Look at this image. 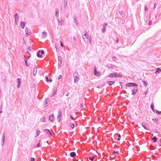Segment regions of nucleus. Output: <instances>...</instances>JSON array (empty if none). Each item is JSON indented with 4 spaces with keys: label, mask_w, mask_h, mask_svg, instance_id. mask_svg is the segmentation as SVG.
Segmentation results:
<instances>
[{
    "label": "nucleus",
    "mask_w": 161,
    "mask_h": 161,
    "mask_svg": "<svg viewBox=\"0 0 161 161\" xmlns=\"http://www.w3.org/2000/svg\"><path fill=\"white\" fill-rule=\"evenodd\" d=\"M45 78L46 79V81L47 82H48L49 81V79L48 78V77L47 76H46Z\"/></svg>",
    "instance_id": "obj_45"
},
{
    "label": "nucleus",
    "mask_w": 161,
    "mask_h": 161,
    "mask_svg": "<svg viewBox=\"0 0 161 161\" xmlns=\"http://www.w3.org/2000/svg\"><path fill=\"white\" fill-rule=\"evenodd\" d=\"M114 75V77H121L122 76V75L120 74H119L117 72H114L113 73Z\"/></svg>",
    "instance_id": "obj_8"
},
{
    "label": "nucleus",
    "mask_w": 161,
    "mask_h": 161,
    "mask_svg": "<svg viewBox=\"0 0 161 161\" xmlns=\"http://www.w3.org/2000/svg\"><path fill=\"white\" fill-rule=\"evenodd\" d=\"M31 47H28L27 48V50L28 51H31Z\"/></svg>",
    "instance_id": "obj_41"
},
{
    "label": "nucleus",
    "mask_w": 161,
    "mask_h": 161,
    "mask_svg": "<svg viewBox=\"0 0 161 161\" xmlns=\"http://www.w3.org/2000/svg\"><path fill=\"white\" fill-rule=\"evenodd\" d=\"M119 153V152L118 151H114L113 152V153H114V154H118Z\"/></svg>",
    "instance_id": "obj_50"
},
{
    "label": "nucleus",
    "mask_w": 161,
    "mask_h": 161,
    "mask_svg": "<svg viewBox=\"0 0 161 161\" xmlns=\"http://www.w3.org/2000/svg\"><path fill=\"white\" fill-rule=\"evenodd\" d=\"M151 108L153 110H154V104L153 103H152L151 105Z\"/></svg>",
    "instance_id": "obj_33"
},
{
    "label": "nucleus",
    "mask_w": 161,
    "mask_h": 161,
    "mask_svg": "<svg viewBox=\"0 0 161 161\" xmlns=\"http://www.w3.org/2000/svg\"><path fill=\"white\" fill-rule=\"evenodd\" d=\"M119 14H121V15H122L123 13V12L122 11H120L119 12Z\"/></svg>",
    "instance_id": "obj_51"
},
{
    "label": "nucleus",
    "mask_w": 161,
    "mask_h": 161,
    "mask_svg": "<svg viewBox=\"0 0 161 161\" xmlns=\"http://www.w3.org/2000/svg\"><path fill=\"white\" fill-rule=\"evenodd\" d=\"M160 72H161V69H160L159 68H158L156 69V70L155 72V73L156 74H157L159 73Z\"/></svg>",
    "instance_id": "obj_20"
},
{
    "label": "nucleus",
    "mask_w": 161,
    "mask_h": 161,
    "mask_svg": "<svg viewBox=\"0 0 161 161\" xmlns=\"http://www.w3.org/2000/svg\"><path fill=\"white\" fill-rule=\"evenodd\" d=\"M48 98H46L45 100V102L44 104V106L45 108L47 107L48 106Z\"/></svg>",
    "instance_id": "obj_15"
},
{
    "label": "nucleus",
    "mask_w": 161,
    "mask_h": 161,
    "mask_svg": "<svg viewBox=\"0 0 161 161\" xmlns=\"http://www.w3.org/2000/svg\"><path fill=\"white\" fill-rule=\"evenodd\" d=\"M71 127L73 129L74 127V124L73 123H71L70 125Z\"/></svg>",
    "instance_id": "obj_37"
},
{
    "label": "nucleus",
    "mask_w": 161,
    "mask_h": 161,
    "mask_svg": "<svg viewBox=\"0 0 161 161\" xmlns=\"http://www.w3.org/2000/svg\"><path fill=\"white\" fill-rule=\"evenodd\" d=\"M57 89L56 87H54L53 88V93L52 94L51 97H53L56 92Z\"/></svg>",
    "instance_id": "obj_14"
},
{
    "label": "nucleus",
    "mask_w": 161,
    "mask_h": 161,
    "mask_svg": "<svg viewBox=\"0 0 161 161\" xmlns=\"http://www.w3.org/2000/svg\"><path fill=\"white\" fill-rule=\"evenodd\" d=\"M60 45L62 47H63L64 46L63 44L61 42H60Z\"/></svg>",
    "instance_id": "obj_53"
},
{
    "label": "nucleus",
    "mask_w": 161,
    "mask_h": 161,
    "mask_svg": "<svg viewBox=\"0 0 161 161\" xmlns=\"http://www.w3.org/2000/svg\"><path fill=\"white\" fill-rule=\"evenodd\" d=\"M117 59V58L116 57H113V58H112V60L114 61H116V60Z\"/></svg>",
    "instance_id": "obj_42"
},
{
    "label": "nucleus",
    "mask_w": 161,
    "mask_h": 161,
    "mask_svg": "<svg viewBox=\"0 0 161 161\" xmlns=\"http://www.w3.org/2000/svg\"><path fill=\"white\" fill-rule=\"evenodd\" d=\"M24 59L25 60V59H26V57L25 56H24Z\"/></svg>",
    "instance_id": "obj_61"
},
{
    "label": "nucleus",
    "mask_w": 161,
    "mask_h": 161,
    "mask_svg": "<svg viewBox=\"0 0 161 161\" xmlns=\"http://www.w3.org/2000/svg\"><path fill=\"white\" fill-rule=\"evenodd\" d=\"M147 6H145V9H144V10L145 11H146L147 9Z\"/></svg>",
    "instance_id": "obj_55"
},
{
    "label": "nucleus",
    "mask_w": 161,
    "mask_h": 161,
    "mask_svg": "<svg viewBox=\"0 0 161 161\" xmlns=\"http://www.w3.org/2000/svg\"><path fill=\"white\" fill-rule=\"evenodd\" d=\"M111 157L112 158H114L115 157V156L114 154L111 155Z\"/></svg>",
    "instance_id": "obj_48"
},
{
    "label": "nucleus",
    "mask_w": 161,
    "mask_h": 161,
    "mask_svg": "<svg viewBox=\"0 0 161 161\" xmlns=\"http://www.w3.org/2000/svg\"><path fill=\"white\" fill-rule=\"evenodd\" d=\"M82 38L84 40V41L85 42V38H86L87 39H89V41L90 44L91 43V37L90 38L89 37V34L87 33H86L84 34V35L82 36Z\"/></svg>",
    "instance_id": "obj_2"
},
{
    "label": "nucleus",
    "mask_w": 161,
    "mask_h": 161,
    "mask_svg": "<svg viewBox=\"0 0 161 161\" xmlns=\"http://www.w3.org/2000/svg\"><path fill=\"white\" fill-rule=\"evenodd\" d=\"M152 21L150 20L149 21L148 24L149 25H150L151 24Z\"/></svg>",
    "instance_id": "obj_54"
},
{
    "label": "nucleus",
    "mask_w": 161,
    "mask_h": 161,
    "mask_svg": "<svg viewBox=\"0 0 161 161\" xmlns=\"http://www.w3.org/2000/svg\"><path fill=\"white\" fill-rule=\"evenodd\" d=\"M46 119L45 117H44L42 118V121L43 122H46Z\"/></svg>",
    "instance_id": "obj_32"
},
{
    "label": "nucleus",
    "mask_w": 161,
    "mask_h": 161,
    "mask_svg": "<svg viewBox=\"0 0 161 161\" xmlns=\"http://www.w3.org/2000/svg\"><path fill=\"white\" fill-rule=\"evenodd\" d=\"M2 135H3V136L2 137V143L1 144H2V146H3L4 145V143L5 142V133H3Z\"/></svg>",
    "instance_id": "obj_12"
},
{
    "label": "nucleus",
    "mask_w": 161,
    "mask_h": 161,
    "mask_svg": "<svg viewBox=\"0 0 161 161\" xmlns=\"http://www.w3.org/2000/svg\"><path fill=\"white\" fill-rule=\"evenodd\" d=\"M116 42L117 43H118V42H119V39H118V38H117V40H116Z\"/></svg>",
    "instance_id": "obj_58"
},
{
    "label": "nucleus",
    "mask_w": 161,
    "mask_h": 161,
    "mask_svg": "<svg viewBox=\"0 0 161 161\" xmlns=\"http://www.w3.org/2000/svg\"><path fill=\"white\" fill-rule=\"evenodd\" d=\"M40 147V143H38L37 144L36 146L35 147L36 148H37L38 147Z\"/></svg>",
    "instance_id": "obj_49"
},
{
    "label": "nucleus",
    "mask_w": 161,
    "mask_h": 161,
    "mask_svg": "<svg viewBox=\"0 0 161 161\" xmlns=\"http://www.w3.org/2000/svg\"><path fill=\"white\" fill-rule=\"evenodd\" d=\"M145 123L143 122H142V126L146 130H148V129L145 126Z\"/></svg>",
    "instance_id": "obj_21"
},
{
    "label": "nucleus",
    "mask_w": 161,
    "mask_h": 161,
    "mask_svg": "<svg viewBox=\"0 0 161 161\" xmlns=\"http://www.w3.org/2000/svg\"><path fill=\"white\" fill-rule=\"evenodd\" d=\"M14 17L16 24H17L19 19V17L18 13H16L15 14Z\"/></svg>",
    "instance_id": "obj_7"
},
{
    "label": "nucleus",
    "mask_w": 161,
    "mask_h": 161,
    "mask_svg": "<svg viewBox=\"0 0 161 161\" xmlns=\"http://www.w3.org/2000/svg\"><path fill=\"white\" fill-rule=\"evenodd\" d=\"M83 107V104H80V107H81V108H82V107Z\"/></svg>",
    "instance_id": "obj_62"
},
{
    "label": "nucleus",
    "mask_w": 161,
    "mask_h": 161,
    "mask_svg": "<svg viewBox=\"0 0 161 161\" xmlns=\"http://www.w3.org/2000/svg\"><path fill=\"white\" fill-rule=\"evenodd\" d=\"M40 134V131L38 130H37L36 131V137L37 136H39V134Z\"/></svg>",
    "instance_id": "obj_25"
},
{
    "label": "nucleus",
    "mask_w": 161,
    "mask_h": 161,
    "mask_svg": "<svg viewBox=\"0 0 161 161\" xmlns=\"http://www.w3.org/2000/svg\"><path fill=\"white\" fill-rule=\"evenodd\" d=\"M40 53H41V55H42V54H43L44 53V50H41V51H40Z\"/></svg>",
    "instance_id": "obj_43"
},
{
    "label": "nucleus",
    "mask_w": 161,
    "mask_h": 161,
    "mask_svg": "<svg viewBox=\"0 0 161 161\" xmlns=\"http://www.w3.org/2000/svg\"><path fill=\"white\" fill-rule=\"evenodd\" d=\"M17 80L18 81V84H21V80L20 78H18L17 79Z\"/></svg>",
    "instance_id": "obj_40"
},
{
    "label": "nucleus",
    "mask_w": 161,
    "mask_h": 161,
    "mask_svg": "<svg viewBox=\"0 0 161 161\" xmlns=\"http://www.w3.org/2000/svg\"><path fill=\"white\" fill-rule=\"evenodd\" d=\"M153 120L154 122H156L157 120V119L156 118L155 119H153Z\"/></svg>",
    "instance_id": "obj_57"
},
{
    "label": "nucleus",
    "mask_w": 161,
    "mask_h": 161,
    "mask_svg": "<svg viewBox=\"0 0 161 161\" xmlns=\"http://www.w3.org/2000/svg\"><path fill=\"white\" fill-rule=\"evenodd\" d=\"M107 23H105L103 25V28L102 29V32L103 33H104L106 31V27L107 25Z\"/></svg>",
    "instance_id": "obj_13"
},
{
    "label": "nucleus",
    "mask_w": 161,
    "mask_h": 161,
    "mask_svg": "<svg viewBox=\"0 0 161 161\" xmlns=\"http://www.w3.org/2000/svg\"><path fill=\"white\" fill-rule=\"evenodd\" d=\"M137 90V87L135 88H134L133 89H132L131 91L132 92V95H134L136 94V92Z\"/></svg>",
    "instance_id": "obj_11"
},
{
    "label": "nucleus",
    "mask_w": 161,
    "mask_h": 161,
    "mask_svg": "<svg viewBox=\"0 0 161 161\" xmlns=\"http://www.w3.org/2000/svg\"><path fill=\"white\" fill-rule=\"evenodd\" d=\"M58 113L59 114L57 117V120L59 122L61 118L62 112L60 110L58 111Z\"/></svg>",
    "instance_id": "obj_5"
},
{
    "label": "nucleus",
    "mask_w": 161,
    "mask_h": 161,
    "mask_svg": "<svg viewBox=\"0 0 161 161\" xmlns=\"http://www.w3.org/2000/svg\"><path fill=\"white\" fill-rule=\"evenodd\" d=\"M54 115L53 114H51L49 117V119L51 121L53 122V118Z\"/></svg>",
    "instance_id": "obj_18"
},
{
    "label": "nucleus",
    "mask_w": 161,
    "mask_h": 161,
    "mask_svg": "<svg viewBox=\"0 0 161 161\" xmlns=\"http://www.w3.org/2000/svg\"><path fill=\"white\" fill-rule=\"evenodd\" d=\"M27 59H25V65L27 67H29V64H27Z\"/></svg>",
    "instance_id": "obj_34"
},
{
    "label": "nucleus",
    "mask_w": 161,
    "mask_h": 161,
    "mask_svg": "<svg viewBox=\"0 0 161 161\" xmlns=\"http://www.w3.org/2000/svg\"><path fill=\"white\" fill-rule=\"evenodd\" d=\"M44 132L46 134L49 135L50 136H52V134L50 130L48 129H46L44 130Z\"/></svg>",
    "instance_id": "obj_10"
},
{
    "label": "nucleus",
    "mask_w": 161,
    "mask_h": 161,
    "mask_svg": "<svg viewBox=\"0 0 161 161\" xmlns=\"http://www.w3.org/2000/svg\"><path fill=\"white\" fill-rule=\"evenodd\" d=\"M70 117L71 118V119L73 120H74V117L72 116V115H70Z\"/></svg>",
    "instance_id": "obj_47"
},
{
    "label": "nucleus",
    "mask_w": 161,
    "mask_h": 161,
    "mask_svg": "<svg viewBox=\"0 0 161 161\" xmlns=\"http://www.w3.org/2000/svg\"><path fill=\"white\" fill-rule=\"evenodd\" d=\"M74 81L75 83H77L79 80L80 78L79 77V74L77 72H75L74 74Z\"/></svg>",
    "instance_id": "obj_1"
},
{
    "label": "nucleus",
    "mask_w": 161,
    "mask_h": 161,
    "mask_svg": "<svg viewBox=\"0 0 161 161\" xmlns=\"http://www.w3.org/2000/svg\"><path fill=\"white\" fill-rule=\"evenodd\" d=\"M122 22L123 23H124L125 22V21L124 19H123L122 20Z\"/></svg>",
    "instance_id": "obj_59"
},
{
    "label": "nucleus",
    "mask_w": 161,
    "mask_h": 161,
    "mask_svg": "<svg viewBox=\"0 0 161 161\" xmlns=\"http://www.w3.org/2000/svg\"><path fill=\"white\" fill-rule=\"evenodd\" d=\"M115 82V81H108L107 82V84L109 85H113Z\"/></svg>",
    "instance_id": "obj_23"
},
{
    "label": "nucleus",
    "mask_w": 161,
    "mask_h": 161,
    "mask_svg": "<svg viewBox=\"0 0 161 161\" xmlns=\"http://www.w3.org/2000/svg\"><path fill=\"white\" fill-rule=\"evenodd\" d=\"M49 81H50V82H52V80L50 79V80H49Z\"/></svg>",
    "instance_id": "obj_60"
},
{
    "label": "nucleus",
    "mask_w": 161,
    "mask_h": 161,
    "mask_svg": "<svg viewBox=\"0 0 161 161\" xmlns=\"http://www.w3.org/2000/svg\"><path fill=\"white\" fill-rule=\"evenodd\" d=\"M126 86L128 87H134L136 86V87L138 86V84L136 83H132V82H130L128 83H127L126 84Z\"/></svg>",
    "instance_id": "obj_3"
},
{
    "label": "nucleus",
    "mask_w": 161,
    "mask_h": 161,
    "mask_svg": "<svg viewBox=\"0 0 161 161\" xmlns=\"http://www.w3.org/2000/svg\"><path fill=\"white\" fill-rule=\"evenodd\" d=\"M31 161H35V159L34 158H31Z\"/></svg>",
    "instance_id": "obj_44"
},
{
    "label": "nucleus",
    "mask_w": 161,
    "mask_h": 161,
    "mask_svg": "<svg viewBox=\"0 0 161 161\" xmlns=\"http://www.w3.org/2000/svg\"><path fill=\"white\" fill-rule=\"evenodd\" d=\"M109 77L110 78H112L114 77V75L113 74V73H110L109 75Z\"/></svg>",
    "instance_id": "obj_39"
},
{
    "label": "nucleus",
    "mask_w": 161,
    "mask_h": 161,
    "mask_svg": "<svg viewBox=\"0 0 161 161\" xmlns=\"http://www.w3.org/2000/svg\"><path fill=\"white\" fill-rule=\"evenodd\" d=\"M115 135H117L118 137V138L117 139V140L118 141H119L120 140L121 137L120 135L118 133H116Z\"/></svg>",
    "instance_id": "obj_24"
},
{
    "label": "nucleus",
    "mask_w": 161,
    "mask_h": 161,
    "mask_svg": "<svg viewBox=\"0 0 161 161\" xmlns=\"http://www.w3.org/2000/svg\"><path fill=\"white\" fill-rule=\"evenodd\" d=\"M25 24V22L22 21L20 23V26L22 28L24 29Z\"/></svg>",
    "instance_id": "obj_17"
},
{
    "label": "nucleus",
    "mask_w": 161,
    "mask_h": 161,
    "mask_svg": "<svg viewBox=\"0 0 161 161\" xmlns=\"http://www.w3.org/2000/svg\"><path fill=\"white\" fill-rule=\"evenodd\" d=\"M37 71V69L36 67H35L33 69V75L34 76H35L36 74Z\"/></svg>",
    "instance_id": "obj_19"
},
{
    "label": "nucleus",
    "mask_w": 161,
    "mask_h": 161,
    "mask_svg": "<svg viewBox=\"0 0 161 161\" xmlns=\"http://www.w3.org/2000/svg\"><path fill=\"white\" fill-rule=\"evenodd\" d=\"M21 84H18L17 85V87L18 88H19L20 87Z\"/></svg>",
    "instance_id": "obj_52"
},
{
    "label": "nucleus",
    "mask_w": 161,
    "mask_h": 161,
    "mask_svg": "<svg viewBox=\"0 0 161 161\" xmlns=\"http://www.w3.org/2000/svg\"><path fill=\"white\" fill-rule=\"evenodd\" d=\"M28 28L26 27L25 28V32L26 34V36L27 37L28 36Z\"/></svg>",
    "instance_id": "obj_22"
},
{
    "label": "nucleus",
    "mask_w": 161,
    "mask_h": 161,
    "mask_svg": "<svg viewBox=\"0 0 161 161\" xmlns=\"http://www.w3.org/2000/svg\"><path fill=\"white\" fill-rule=\"evenodd\" d=\"M55 15L56 17H58V9H57L56 10Z\"/></svg>",
    "instance_id": "obj_31"
},
{
    "label": "nucleus",
    "mask_w": 161,
    "mask_h": 161,
    "mask_svg": "<svg viewBox=\"0 0 161 161\" xmlns=\"http://www.w3.org/2000/svg\"><path fill=\"white\" fill-rule=\"evenodd\" d=\"M142 82L144 86H146L147 85V83H146V82L144 81H142Z\"/></svg>",
    "instance_id": "obj_35"
},
{
    "label": "nucleus",
    "mask_w": 161,
    "mask_h": 161,
    "mask_svg": "<svg viewBox=\"0 0 161 161\" xmlns=\"http://www.w3.org/2000/svg\"><path fill=\"white\" fill-rule=\"evenodd\" d=\"M69 92H67L66 93L65 95H66V96H69Z\"/></svg>",
    "instance_id": "obj_56"
},
{
    "label": "nucleus",
    "mask_w": 161,
    "mask_h": 161,
    "mask_svg": "<svg viewBox=\"0 0 161 161\" xmlns=\"http://www.w3.org/2000/svg\"><path fill=\"white\" fill-rule=\"evenodd\" d=\"M42 35L44 36L43 37H46L47 36V32L45 31H44L42 33Z\"/></svg>",
    "instance_id": "obj_30"
},
{
    "label": "nucleus",
    "mask_w": 161,
    "mask_h": 161,
    "mask_svg": "<svg viewBox=\"0 0 161 161\" xmlns=\"http://www.w3.org/2000/svg\"><path fill=\"white\" fill-rule=\"evenodd\" d=\"M58 22L59 23H60V22H61V21L59 20L58 19Z\"/></svg>",
    "instance_id": "obj_64"
},
{
    "label": "nucleus",
    "mask_w": 161,
    "mask_h": 161,
    "mask_svg": "<svg viewBox=\"0 0 161 161\" xmlns=\"http://www.w3.org/2000/svg\"><path fill=\"white\" fill-rule=\"evenodd\" d=\"M94 75H95L97 76L101 75L100 73L97 71L96 67H95L94 68Z\"/></svg>",
    "instance_id": "obj_6"
},
{
    "label": "nucleus",
    "mask_w": 161,
    "mask_h": 161,
    "mask_svg": "<svg viewBox=\"0 0 161 161\" xmlns=\"http://www.w3.org/2000/svg\"><path fill=\"white\" fill-rule=\"evenodd\" d=\"M76 154L75 152H72L70 153V156L71 157H74L76 156Z\"/></svg>",
    "instance_id": "obj_16"
},
{
    "label": "nucleus",
    "mask_w": 161,
    "mask_h": 161,
    "mask_svg": "<svg viewBox=\"0 0 161 161\" xmlns=\"http://www.w3.org/2000/svg\"><path fill=\"white\" fill-rule=\"evenodd\" d=\"M94 156H93L92 157H89V159L91 160L92 161H93L94 159Z\"/></svg>",
    "instance_id": "obj_36"
},
{
    "label": "nucleus",
    "mask_w": 161,
    "mask_h": 161,
    "mask_svg": "<svg viewBox=\"0 0 161 161\" xmlns=\"http://www.w3.org/2000/svg\"><path fill=\"white\" fill-rule=\"evenodd\" d=\"M74 22L75 23H76V25H77V20L76 19V16H75L74 17Z\"/></svg>",
    "instance_id": "obj_26"
},
{
    "label": "nucleus",
    "mask_w": 161,
    "mask_h": 161,
    "mask_svg": "<svg viewBox=\"0 0 161 161\" xmlns=\"http://www.w3.org/2000/svg\"><path fill=\"white\" fill-rule=\"evenodd\" d=\"M64 8H66L67 5V0H64Z\"/></svg>",
    "instance_id": "obj_28"
},
{
    "label": "nucleus",
    "mask_w": 161,
    "mask_h": 161,
    "mask_svg": "<svg viewBox=\"0 0 161 161\" xmlns=\"http://www.w3.org/2000/svg\"><path fill=\"white\" fill-rule=\"evenodd\" d=\"M120 86H121V88H122V86L121 85L122 84V82H120Z\"/></svg>",
    "instance_id": "obj_63"
},
{
    "label": "nucleus",
    "mask_w": 161,
    "mask_h": 161,
    "mask_svg": "<svg viewBox=\"0 0 161 161\" xmlns=\"http://www.w3.org/2000/svg\"><path fill=\"white\" fill-rule=\"evenodd\" d=\"M40 51H38L37 53V56L38 57L40 58L42 57V55L40 54Z\"/></svg>",
    "instance_id": "obj_27"
},
{
    "label": "nucleus",
    "mask_w": 161,
    "mask_h": 161,
    "mask_svg": "<svg viewBox=\"0 0 161 161\" xmlns=\"http://www.w3.org/2000/svg\"><path fill=\"white\" fill-rule=\"evenodd\" d=\"M62 77V76L61 75H59L58 76V80H60Z\"/></svg>",
    "instance_id": "obj_46"
},
{
    "label": "nucleus",
    "mask_w": 161,
    "mask_h": 161,
    "mask_svg": "<svg viewBox=\"0 0 161 161\" xmlns=\"http://www.w3.org/2000/svg\"><path fill=\"white\" fill-rule=\"evenodd\" d=\"M156 112L157 114H161V111H158L157 110H156Z\"/></svg>",
    "instance_id": "obj_38"
},
{
    "label": "nucleus",
    "mask_w": 161,
    "mask_h": 161,
    "mask_svg": "<svg viewBox=\"0 0 161 161\" xmlns=\"http://www.w3.org/2000/svg\"><path fill=\"white\" fill-rule=\"evenodd\" d=\"M152 140L153 141V142H155L157 140V138L156 136H154L152 138Z\"/></svg>",
    "instance_id": "obj_29"
},
{
    "label": "nucleus",
    "mask_w": 161,
    "mask_h": 161,
    "mask_svg": "<svg viewBox=\"0 0 161 161\" xmlns=\"http://www.w3.org/2000/svg\"><path fill=\"white\" fill-rule=\"evenodd\" d=\"M106 66L108 68L111 69H116L117 68L116 66L110 64H107Z\"/></svg>",
    "instance_id": "obj_4"
},
{
    "label": "nucleus",
    "mask_w": 161,
    "mask_h": 161,
    "mask_svg": "<svg viewBox=\"0 0 161 161\" xmlns=\"http://www.w3.org/2000/svg\"><path fill=\"white\" fill-rule=\"evenodd\" d=\"M58 67L59 68L61 65V64L62 62V58L60 56H58Z\"/></svg>",
    "instance_id": "obj_9"
}]
</instances>
